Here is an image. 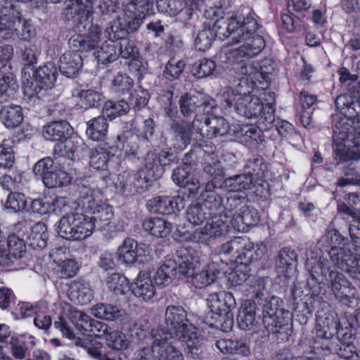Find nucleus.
Returning a JSON list of instances; mask_svg holds the SVG:
<instances>
[{"instance_id":"obj_1","label":"nucleus","mask_w":360,"mask_h":360,"mask_svg":"<svg viewBox=\"0 0 360 360\" xmlns=\"http://www.w3.org/2000/svg\"><path fill=\"white\" fill-rule=\"evenodd\" d=\"M166 328H162L179 340L184 347V352L191 359L200 357L205 349L202 338L197 332L195 326L187 319V312L179 305H169L165 311Z\"/></svg>"},{"instance_id":"obj_2","label":"nucleus","mask_w":360,"mask_h":360,"mask_svg":"<svg viewBox=\"0 0 360 360\" xmlns=\"http://www.w3.org/2000/svg\"><path fill=\"white\" fill-rule=\"evenodd\" d=\"M306 269L312 280L316 283L327 279L335 298L342 304L351 307L356 299V289L341 273L330 270L328 262L316 252L309 251L306 254Z\"/></svg>"},{"instance_id":"obj_3","label":"nucleus","mask_w":360,"mask_h":360,"mask_svg":"<svg viewBox=\"0 0 360 360\" xmlns=\"http://www.w3.org/2000/svg\"><path fill=\"white\" fill-rule=\"evenodd\" d=\"M267 94L269 99H266L268 102L263 104L259 97L250 93L242 94L232 90L224 95L223 105L225 108L234 105L238 115L247 118L259 116L260 124L264 125L263 127L270 129L275 121V94L269 91Z\"/></svg>"},{"instance_id":"obj_4","label":"nucleus","mask_w":360,"mask_h":360,"mask_svg":"<svg viewBox=\"0 0 360 360\" xmlns=\"http://www.w3.org/2000/svg\"><path fill=\"white\" fill-rule=\"evenodd\" d=\"M259 26L255 30L244 32L243 37L233 38V43L243 44L238 48L224 49L220 54L221 62L231 65H237L236 68H240L238 75L248 76L250 79L255 78V75L259 72L251 64H246L244 61L259 55L265 47L263 37L255 34Z\"/></svg>"},{"instance_id":"obj_5","label":"nucleus","mask_w":360,"mask_h":360,"mask_svg":"<svg viewBox=\"0 0 360 360\" xmlns=\"http://www.w3.org/2000/svg\"><path fill=\"white\" fill-rule=\"evenodd\" d=\"M21 8L13 0H5L0 8V41L13 39L30 40L35 35V30L27 20L21 23Z\"/></svg>"},{"instance_id":"obj_6","label":"nucleus","mask_w":360,"mask_h":360,"mask_svg":"<svg viewBox=\"0 0 360 360\" xmlns=\"http://www.w3.org/2000/svg\"><path fill=\"white\" fill-rule=\"evenodd\" d=\"M96 227L95 219L84 215L79 210L64 214L58 227V234L67 240H83L91 236Z\"/></svg>"},{"instance_id":"obj_7","label":"nucleus","mask_w":360,"mask_h":360,"mask_svg":"<svg viewBox=\"0 0 360 360\" xmlns=\"http://www.w3.org/2000/svg\"><path fill=\"white\" fill-rule=\"evenodd\" d=\"M207 305L214 314L216 321L210 325L221 326L223 330L231 329L233 325V314L231 312L236 306V300L232 293L226 291H220L208 295Z\"/></svg>"},{"instance_id":"obj_8","label":"nucleus","mask_w":360,"mask_h":360,"mask_svg":"<svg viewBox=\"0 0 360 360\" xmlns=\"http://www.w3.org/2000/svg\"><path fill=\"white\" fill-rule=\"evenodd\" d=\"M281 302L279 298H274L270 305H264L261 310L266 330L269 333L276 334L278 340L285 341L288 340L291 327L288 319L283 316L284 310L281 308Z\"/></svg>"},{"instance_id":"obj_9","label":"nucleus","mask_w":360,"mask_h":360,"mask_svg":"<svg viewBox=\"0 0 360 360\" xmlns=\"http://www.w3.org/2000/svg\"><path fill=\"white\" fill-rule=\"evenodd\" d=\"M211 29L215 37L224 40L233 35V38L244 36V32L255 30L258 27V22L253 15L247 16L240 22L235 18L219 16Z\"/></svg>"},{"instance_id":"obj_10","label":"nucleus","mask_w":360,"mask_h":360,"mask_svg":"<svg viewBox=\"0 0 360 360\" xmlns=\"http://www.w3.org/2000/svg\"><path fill=\"white\" fill-rule=\"evenodd\" d=\"M174 338L171 333L162 328H153L150 331L152 340L151 353L156 360H184L183 354L173 344Z\"/></svg>"},{"instance_id":"obj_11","label":"nucleus","mask_w":360,"mask_h":360,"mask_svg":"<svg viewBox=\"0 0 360 360\" xmlns=\"http://www.w3.org/2000/svg\"><path fill=\"white\" fill-rule=\"evenodd\" d=\"M229 219L228 214L212 215L203 227L193 231V240L199 243L209 245L210 242L221 238L230 230Z\"/></svg>"},{"instance_id":"obj_12","label":"nucleus","mask_w":360,"mask_h":360,"mask_svg":"<svg viewBox=\"0 0 360 360\" xmlns=\"http://www.w3.org/2000/svg\"><path fill=\"white\" fill-rule=\"evenodd\" d=\"M33 77L27 78L22 76V86L24 91L29 96L37 94L44 87L51 88L57 78V68L53 63H47L35 71L31 69Z\"/></svg>"},{"instance_id":"obj_13","label":"nucleus","mask_w":360,"mask_h":360,"mask_svg":"<svg viewBox=\"0 0 360 360\" xmlns=\"http://www.w3.org/2000/svg\"><path fill=\"white\" fill-rule=\"evenodd\" d=\"M179 103L182 115L187 117L195 114V119L207 115L215 105L213 99L200 92L185 94L181 96Z\"/></svg>"},{"instance_id":"obj_14","label":"nucleus","mask_w":360,"mask_h":360,"mask_svg":"<svg viewBox=\"0 0 360 360\" xmlns=\"http://www.w3.org/2000/svg\"><path fill=\"white\" fill-rule=\"evenodd\" d=\"M192 128L202 137L213 139L226 134L230 125L222 117L202 115L200 118L194 119Z\"/></svg>"},{"instance_id":"obj_15","label":"nucleus","mask_w":360,"mask_h":360,"mask_svg":"<svg viewBox=\"0 0 360 360\" xmlns=\"http://www.w3.org/2000/svg\"><path fill=\"white\" fill-rule=\"evenodd\" d=\"M354 247V243L350 242L341 247L335 246L328 251L333 264L352 275L360 274V257L352 252L351 249Z\"/></svg>"},{"instance_id":"obj_16","label":"nucleus","mask_w":360,"mask_h":360,"mask_svg":"<svg viewBox=\"0 0 360 360\" xmlns=\"http://www.w3.org/2000/svg\"><path fill=\"white\" fill-rule=\"evenodd\" d=\"M150 8L149 0H131L123 10L124 25L131 32L136 31Z\"/></svg>"},{"instance_id":"obj_17","label":"nucleus","mask_w":360,"mask_h":360,"mask_svg":"<svg viewBox=\"0 0 360 360\" xmlns=\"http://www.w3.org/2000/svg\"><path fill=\"white\" fill-rule=\"evenodd\" d=\"M336 321L326 318L320 321L316 326L314 349L322 350L323 354L327 355L333 352L335 345L331 341L335 331Z\"/></svg>"},{"instance_id":"obj_18","label":"nucleus","mask_w":360,"mask_h":360,"mask_svg":"<svg viewBox=\"0 0 360 360\" xmlns=\"http://www.w3.org/2000/svg\"><path fill=\"white\" fill-rule=\"evenodd\" d=\"M172 180L178 186L187 188L189 195H195L201 185L203 184L196 177L195 169L190 164H185L173 170Z\"/></svg>"},{"instance_id":"obj_19","label":"nucleus","mask_w":360,"mask_h":360,"mask_svg":"<svg viewBox=\"0 0 360 360\" xmlns=\"http://www.w3.org/2000/svg\"><path fill=\"white\" fill-rule=\"evenodd\" d=\"M147 207L151 212L160 214H170L183 210L185 202L180 196H158L147 202Z\"/></svg>"},{"instance_id":"obj_20","label":"nucleus","mask_w":360,"mask_h":360,"mask_svg":"<svg viewBox=\"0 0 360 360\" xmlns=\"http://www.w3.org/2000/svg\"><path fill=\"white\" fill-rule=\"evenodd\" d=\"M146 250L145 244H139L134 239L127 238L117 250V258L121 263L134 264L146 255Z\"/></svg>"},{"instance_id":"obj_21","label":"nucleus","mask_w":360,"mask_h":360,"mask_svg":"<svg viewBox=\"0 0 360 360\" xmlns=\"http://www.w3.org/2000/svg\"><path fill=\"white\" fill-rule=\"evenodd\" d=\"M269 282V278L259 277L254 281H250L248 284L247 295L251 296L252 302L257 304L258 309L263 307L264 305H270V302L274 298H278L269 294L267 289Z\"/></svg>"},{"instance_id":"obj_22","label":"nucleus","mask_w":360,"mask_h":360,"mask_svg":"<svg viewBox=\"0 0 360 360\" xmlns=\"http://www.w3.org/2000/svg\"><path fill=\"white\" fill-rule=\"evenodd\" d=\"M107 204L102 193L94 188H84L80 191L77 200L78 210L96 214L102 207Z\"/></svg>"},{"instance_id":"obj_23","label":"nucleus","mask_w":360,"mask_h":360,"mask_svg":"<svg viewBox=\"0 0 360 360\" xmlns=\"http://www.w3.org/2000/svg\"><path fill=\"white\" fill-rule=\"evenodd\" d=\"M216 185L212 181H207L205 184L203 191L200 193L204 209H206L210 217L228 214L224 210L221 197L215 193Z\"/></svg>"},{"instance_id":"obj_24","label":"nucleus","mask_w":360,"mask_h":360,"mask_svg":"<svg viewBox=\"0 0 360 360\" xmlns=\"http://www.w3.org/2000/svg\"><path fill=\"white\" fill-rule=\"evenodd\" d=\"M252 247V243L248 239L242 237H236L224 243L219 250V254L230 257L231 260L243 263V253L245 250H249Z\"/></svg>"},{"instance_id":"obj_25","label":"nucleus","mask_w":360,"mask_h":360,"mask_svg":"<svg viewBox=\"0 0 360 360\" xmlns=\"http://www.w3.org/2000/svg\"><path fill=\"white\" fill-rule=\"evenodd\" d=\"M124 178L125 180L120 181L124 191H132L134 189L136 193H142L148 186L149 179L146 169H141L131 174L129 172H124L121 175V179Z\"/></svg>"},{"instance_id":"obj_26","label":"nucleus","mask_w":360,"mask_h":360,"mask_svg":"<svg viewBox=\"0 0 360 360\" xmlns=\"http://www.w3.org/2000/svg\"><path fill=\"white\" fill-rule=\"evenodd\" d=\"M131 292L138 298L145 302L153 300L156 289L151 278L145 273H140L131 285Z\"/></svg>"},{"instance_id":"obj_27","label":"nucleus","mask_w":360,"mask_h":360,"mask_svg":"<svg viewBox=\"0 0 360 360\" xmlns=\"http://www.w3.org/2000/svg\"><path fill=\"white\" fill-rule=\"evenodd\" d=\"M204 172L209 176V181L221 180L225 176L224 163L214 152H204L202 160Z\"/></svg>"},{"instance_id":"obj_28","label":"nucleus","mask_w":360,"mask_h":360,"mask_svg":"<svg viewBox=\"0 0 360 360\" xmlns=\"http://www.w3.org/2000/svg\"><path fill=\"white\" fill-rule=\"evenodd\" d=\"M77 51H67L59 58L58 67L60 72L68 77H73L81 69L83 65L82 58L77 49Z\"/></svg>"},{"instance_id":"obj_29","label":"nucleus","mask_w":360,"mask_h":360,"mask_svg":"<svg viewBox=\"0 0 360 360\" xmlns=\"http://www.w3.org/2000/svg\"><path fill=\"white\" fill-rule=\"evenodd\" d=\"M73 129L64 120L51 122L44 127L43 136L46 140L62 141L72 135Z\"/></svg>"},{"instance_id":"obj_30","label":"nucleus","mask_w":360,"mask_h":360,"mask_svg":"<svg viewBox=\"0 0 360 360\" xmlns=\"http://www.w3.org/2000/svg\"><path fill=\"white\" fill-rule=\"evenodd\" d=\"M177 271L176 261L173 259H165L156 269L153 276L155 283L158 286L169 285L174 278Z\"/></svg>"},{"instance_id":"obj_31","label":"nucleus","mask_w":360,"mask_h":360,"mask_svg":"<svg viewBox=\"0 0 360 360\" xmlns=\"http://www.w3.org/2000/svg\"><path fill=\"white\" fill-rule=\"evenodd\" d=\"M216 347L223 353L236 354L248 356L251 354L249 342L245 339H221L215 342Z\"/></svg>"},{"instance_id":"obj_32","label":"nucleus","mask_w":360,"mask_h":360,"mask_svg":"<svg viewBox=\"0 0 360 360\" xmlns=\"http://www.w3.org/2000/svg\"><path fill=\"white\" fill-rule=\"evenodd\" d=\"M258 309L257 304L251 300H245L243 302L238 315V323L240 329L248 330L252 328L255 322L256 311Z\"/></svg>"},{"instance_id":"obj_33","label":"nucleus","mask_w":360,"mask_h":360,"mask_svg":"<svg viewBox=\"0 0 360 360\" xmlns=\"http://www.w3.org/2000/svg\"><path fill=\"white\" fill-rule=\"evenodd\" d=\"M93 297V290L88 283L78 280L71 283L69 297L72 302L79 304H86L91 301Z\"/></svg>"},{"instance_id":"obj_34","label":"nucleus","mask_w":360,"mask_h":360,"mask_svg":"<svg viewBox=\"0 0 360 360\" xmlns=\"http://www.w3.org/2000/svg\"><path fill=\"white\" fill-rule=\"evenodd\" d=\"M143 229L155 237L165 238L171 233L172 224L162 218L152 217L143 221Z\"/></svg>"},{"instance_id":"obj_35","label":"nucleus","mask_w":360,"mask_h":360,"mask_svg":"<svg viewBox=\"0 0 360 360\" xmlns=\"http://www.w3.org/2000/svg\"><path fill=\"white\" fill-rule=\"evenodd\" d=\"M0 120L8 128L18 127L23 120L22 108L14 104L3 106L0 110Z\"/></svg>"},{"instance_id":"obj_36","label":"nucleus","mask_w":360,"mask_h":360,"mask_svg":"<svg viewBox=\"0 0 360 360\" xmlns=\"http://www.w3.org/2000/svg\"><path fill=\"white\" fill-rule=\"evenodd\" d=\"M104 115L94 117L87 123L86 134L93 141H103L108 133V123Z\"/></svg>"},{"instance_id":"obj_37","label":"nucleus","mask_w":360,"mask_h":360,"mask_svg":"<svg viewBox=\"0 0 360 360\" xmlns=\"http://www.w3.org/2000/svg\"><path fill=\"white\" fill-rule=\"evenodd\" d=\"M174 131V146L177 149L184 150L191 142V129L185 123H174L172 125Z\"/></svg>"},{"instance_id":"obj_38","label":"nucleus","mask_w":360,"mask_h":360,"mask_svg":"<svg viewBox=\"0 0 360 360\" xmlns=\"http://www.w3.org/2000/svg\"><path fill=\"white\" fill-rule=\"evenodd\" d=\"M117 139L118 143L122 144V150L126 158L132 160L140 158L141 151L137 143L139 136L132 135L127 136L122 134L117 136Z\"/></svg>"},{"instance_id":"obj_39","label":"nucleus","mask_w":360,"mask_h":360,"mask_svg":"<svg viewBox=\"0 0 360 360\" xmlns=\"http://www.w3.org/2000/svg\"><path fill=\"white\" fill-rule=\"evenodd\" d=\"M18 84L12 73H7L0 77V103L8 101L15 97Z\"/></svg>"},{"instance_id":"obj_40","label":"nucleus","mask_w":360,"mask_h":360,"mask_svg":"<svg viewBox=\"0 0 360 360\" xmlns=\"http://www.w3.org/2000/svg\"><path fill=\"white\" fill-rule=\"evenodd\" d=\"M72 94V96L79 98L81 105L84 108L98 106L101 101V94L93 89L75 88Z\"/></svg>"},{"instance_id":"obj_41","label":"nucleus","mask_w":360,"mask_h":360,"mask_svg":"<svg viewBox=\"0 0 360 360\" xmlns=\"http://www.w3.org/2000/svg\"><path fill=\"white\" fill-rule=\"evenodd\" d=\"M65 168L64 163H63V166L60 165V167L58 165H56V169L51 172L49 175L45 177L43 181L44 184L48 188H56L68 185L70 182V176L64 170Z\"/></svg>"},{"instance_id":"obj_42","label":"nucleus","mask_w":360,"mask_h":360,"mask_svg":"<svg viewBox=\"0 0 360 360\" xmlns=\"http://www.w3.org/2000/svg\"><path fill=\"white\" fill-rule=\"evenodd\" d=\"M226 185L235 192L251 189L257 182L255 177H252L246 172L243 174L236 175L226 179Z\"/></svg>"},{"instance_id":"obj_43","label":"nucleus","mask_w":360,"mask_h":360,"mask_svg":"<svg viewBox=\"0 0 360 360\" xmlns=\"http://www.w3.org/2000/svg\"><path fill=\"white\" fill-rule=\"evenodd\" d=\"M216 269L213 265H205L199 273L194 272L191 277V283L198 288L207 286L216 279Z\"/></svg>"},{"instance_id":"obj_44","label":"nucleus","mask_w":360,"mask_h":360,"mask_svg":"<svg viewBox=\"0 0 360 360\" xmlns=\"http://www.w3.org/2000/svg\"><path fill=\"white\" fill-rule=\"evenodd\" d=\"M130 110L129 104L124 100L108 101L105 103L102 113L110 120L127 114Z\"/></svg>"},{"instance_id":"obj_45","label":"nucleus","mask_w":360,"mask_h":360,"mask_svg":"<svg viewBox=\"0 0 360 360\" xmlns=\"http://www.w3.org/2000/svg\"><path fill=\"white\" fill-rule=\"evenodd\" d=\"M176 263L179 273L188 277H192L194 272L200 267L198 259L189 254L179 257Z\"/></svg>"},{"instance_id":"obj_46","label":"nucleus","mask_w":360,"mask_h":360,"mask_svg":"<svg viewBox=\"0 0 360 360\" xmlns=\"http://www.w3.org/2000/svg\"><path fill=\"white\" fill-rule=\"evenodd\" d=\"M297 255L289 248H283L278 253L276 259V267L280 273H288V269L293 264L297 259Z\"/></svg>"},{"instance_id":"obj_47","label":"nucleus","mask_w":360,"mask_h":360,"mask_svg":"<svg viewBox=\"0 0 360 360\" xmlns=\"http://www.w3.org/2000/svg\"><path fill=\"white\" fill-rule=\"evenodd\" d=\"M107 286L115 295H124L129 288V281L120 274H112L108 277Z\"/></svg>"},{"instance_id":"obj_48","label":"nucleus","mask_w":360,"mask_h":360,"mask_svg":"<svg viewBox=\"0 0 360 360\" xmlns=\"http://www.w3.org/2000/svg\"><path fill=\"white\" fill-rule=\"evenodd\" d=\"M78 210L77 201H69L63 197L51 198V212L70 214Z\"/></svg>"},{"instance_id":"obj_49","label":"nucleus","mask_w":360,"mask_h":360,"mask_svg":"<svg viewBox=\"0 0 360 360\" xmlns=\"http://www.w3.org/2000/svg\"><path fill=\"white\" fill-rule=\"evenodd\" d=\"M266 169V164L260 156L249 159L245 165V172L252 177H255L257 181L264 177Z\"/></svg>"},{"instance_id":"obj_50","label":"nucleus","mask_w":360,"mask_h":360,"mask_svg":"<svg viewBox=\"0 0 360 360\" xmlns=\"http://www.w3.org/2000/svg\"><path fill=\"white\" fill-rule=\"evenodd\" d=\"M98 62L101 64H107L116 60L118 54L116 51V45L112 43L105 42L102 46L98 47L94 53Z\"/></svg>"},{"instance_id":"obj_51","label":"nucleus","mask_w":360,"mask_h":360,"mask_svg":"<svg viewBox=\"0 0 360 360\" xmlns=\"http://www.w3.org/2000/svg\"><path fill=\"white\" fill-rule=\"evenodd\" d=\"M27 205V199L25 195L19 192H11L7 196L6 201L4 207L9 212H18L25 209Z\"/></svg>"},{"instance_id":"obj_52","label":"nucleus","mask_w":360,"mask_h":360,"mask_svg":"<svg viewBox=\"0 0 360 360\" xmlns=\"http://www.w3.org/2000/svg\"><path fill=\"white\" fill-rule=\"evenodd\" d=\"M188 4L186 0H158L157 8L161 13L169 15H176L179 13Z\"/></svg>"},{"instance_id":"obj_53","label":"nucleus","mask_w":360,"mask_h":360,"mask_svg":"<svg viewBox=\"0 0 360 360\" xmlns=\"http://www.w3.org/2000/svg\"><path fill=\"white\" fill-rule=\"evenodd\" d=\"M106 345L112 349L124 350L129 347L130 342L120 330H112L105 337Z\"/></svg>"},{"instance_id":"obj_54","label":"nucleus","mask_w":360,"mask_h":360,"mask_svg":"<svg viewBox=\"0 0 360 360\" xmlns=\"http://www.w3.org/2000/svg\"><path fill=\"white\" fill-rule=\"evenodd\" d=\"M210 215L203 205L195 204L188 207L186 212V218L188 221L194 225H200L205 220H208Z\"/></svg>"},{"instance_id":"obj_55","label":"nucleus","mask_w":360,"mask_h":360,"mask_svg":"<svg viewBox=\"0 0 360 360\" xmlns=\"http://www.w3.org/2000/svg\"><path fill=\"white\" fill-rule=\"evenodd\" d=\"M30 245L33 248L43 249L46 246L48 233L44 224H37L29 236Z\"/></svg>"},{"instance_id":"obj_56","label":"nucleus","mask_w":360,"mask_h":360,"mask_svg":"<svg viewBox=\"0 0 360 360\" xmlns=\"http://www.w3.org/2000/svg\"><path fill=\"white\" fill-rule=\"evenodd\" d=\"M92 314L97 318L112 321L120 316L119 309L114 305L97 304L91 309Z\"/></svg>"},{"instance_id":"obj_57","label":"nucleus","mask_w":360,"mask_h":360,"mask_svg":"<svg viewBox=\"0 0 360 360\" xmlns=\"http://www.w3.org/2000/svg\"><path fill=\"white\" fill-rule=\"evenodd\" d=\"M344 174L346 176L340 179L337 185L340 187H344L349 184H360V167L351 163L344 169Z\"/></svg>"},{"instance_id":"obj_58","label":"nucleus","mask_w":360,"mask_h":360,"mask_svg":"<svg viewBox=\"0 0 360 360\" xmlns=\"http://www.w3.org/2000/svg\"><path fill=\"white\" fill-rule=\"evenodd\" d=\"M15 161L12 142L4 140L0 143V167L10 169Z\"/></svg>"},{"instance_id":"obj_59","label":"nucleus","mask_w":360,"mask_h":360,"mask_svg":"<svg viewBox=\"0 0 360 360\" xmlns=\"http://www.w3.org/2000/svg\"><path fill=\"white\" fill-rule=\"evenodd\" d=\"M58 165H61L58 162L54 161L49 157L44 158L39 160L34 166L33 172L34 174L44 181L45 177L49 175L51 172L56 169V167Z\"/></svg>"},{"instance_id":"obj_60","label":"nucleus","mask_w":360,"mask_h":360,"mask_svg":"<svg viewBox=\"0 0 360 360\" xmlns=\"http://www.w3.org/2000/svg\"><path fill=\"white\" fill-rule=\"evenodd\" d=\"M216 68L215 63L207 58H202L192 67V73L198 78H203L212 74Z\"/></svg>"},{"instance_id":"obj_61","label":"nucleus","mask_w":360,"mask_h":360,"mask_svg":"<svg viewBox=\"0 0 360 360\" xmlns=\"http://www.w3.org/2000/svg\"><path fill=\"white\" fill-rule=\"evenodd\" d=\"M7 247L8 251L15 259L21 258L26 251L25 240L15 234L8 236Z\"/></svg>"},{"instance_id":"obj_62","label":"nucleus","mask_w":360,"mask_h":360,"mask_svg":"<svg viewBox=\"0 0 360 360\" xmlns=\"http://www.w3.org/2000/svg\"><path fill=\"white\" fill-rule=\"evenodd\" d=\"M335 105L342 115L349 117L354 116L356 103L352 96L347 94L340 95L335 99Z\"/></svg>"},{"instance_id":"obj_63","label":"nucleus","mask_w":360,"mask_h":360,"mask_svg":"<svg viewBox=\"0 0 360 360\" xmlns=\"http://www.w3.org/2000/svg\"><path fill=\"white\" fill-rule=\"evenodd\" d=\"M334 352L345 360H360V350L354 344L337 345Z\"/></svg>"},{"instance_id":"obj_64","label":"nucleus","mask_w":360,"mask_h":360,"mask_svg":"<svg viewBox=\"0 0 360 360\" xmlns=\"http://www.w3.org/2000/svg\"><path fill=\"white\" fill-rule=\"evenodd\" d=\"M184 68L185 63L182 60L172 58L165 65L164 75L169 80L178 79L182 74Z\"/></svg>"}]
</instances>
